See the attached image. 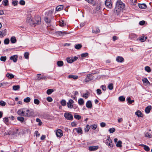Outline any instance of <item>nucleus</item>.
I'll return each mask as SVG.
<instances>
[{"label":"nucleus","instance_id":"obj_1","mask_svg":"<svg viewBox=\"0 0 152 152\" xmlns=\"http://www.w3.org/2000/svg\"><path fill=\"white\" fill-rule=\"evenodd\" d=\"M26 22L32 24H39L41 23V18L39 16H37L35 17L34 19H31V15H28L27 18Z\"/></svg>","mask_w":152,"mask_h":152},{"label":"nucleus","instance_id":"obj_2","mask_svg":"<svg viewBox=\"0 0 152 152\" xmlns=\"http://www.w3.org/2000/svg\"><path fill=\"white\" fill-rule=\"evenodd\" d=\"M124 7V4L120 0L117 1L116 6L115 9V11L117 13L120 12Z\"/></svg>","mask_w":152,"mask_h":152},{"label":"nucleus","instance_id":"obj_3","mask_svg":"<svg viewBox=\"0 0 152 152\" xmlns=\"http://www.w3.org/2000/svg\"><path fill=\"white\" fill-rule=\"evenodd\" d=\"M64 116L65 118L68 120L72 121L73 119L72 115L68 113H65L64 114Z\"/></svg>","mask_w":152,"mask_h":152},{"label":"nucleus","instance_id":"obj_4","mask_svg":"<svg viewBox=\"0 0 152 152\" xmlns=\"http://www.w3.org/2000/svg\"><path fill=\"white\" fill-rule=\"evenodd\" d=\"M26 108L21 109L17 111V114L19 115L26 116Z\"/></svg>","mask_w":152,"mask_h":152},{"label":"nucleus","instance_id":"obj_5","mask_svg":"<svg viewBox=\"0 0 152 152\" xmlns=\"http://www.w3.org/2000/svg\"><path fill=\"white\" fill-rule=\"evenodd\" d=\"M34 114V112L31 109L28 110L26 109V116L29 117Z\"/></svg>","mask_w":152,"mask_h":152},{"label":"nucleus","instance_id":"obj_6","mask_svg":"<svg viewBox=\"0 0 152 152\" xmlns=\"http://www.w3.org/2000/svg\"><path fill=\"white\" fill-rule=\"evenodd\" d=\"M56 135L57 137H61L63 136V132L61 130L58 129L56 131Z\"/></svg>","mask_w":152,"mask_h":152},{"label":"nucleus","instance_id":"obj_7","mask_svg":"<svg viewBox=\"0 0 152 152\" xmlns=\"http://www.w3.org/2000/svg\"><path fill=\"white\" fill-rule=\"evenodd\" d=\"M74 102V101L70 99L69 100L68 102L67 103V107L69 108H72L73 107V105L72 104Z\"/></svg>","mask_w":152,"mask_h":152},{"label":"nucleus","instance_id":"obj_8","mask_svg":"<svg viewBox=\"0 0 152 152\" xmlns=\"http://www.w3.org/2000/svg\"><path fill=\"white\" fill-rule=\"evenodd\" d=\"M99 148V146H92L89 147L88 150L91 151H95Z\"/></svg>","mask_w":152,"mask_h":152},{"label":"nucleus","instance_id":"obj_9","mask_svg":"<svg viewBox=\"0 0 152 152\" xmlns=\"http://www.w3.org/2000/svg\"><path fill=\"white\" fill-rule=\"evenodd\" d=\"M56 33L57 35L60 36H63L65 34H68L66 32L63 31H57L56 32Z\"/></svg>","mask_w":152,"mask_h":152},{"label":"nucleus","instance_id":"obj_10","mask_svg":"<svg viewBox=\"0 0 152 152\" xmlns=\"http://www.w3.org/2000/svg\"><path fill=\"white\" fill-rule=\"evenodd\" d=\"M105 4L108 8H111L112 7V5L110 0H106L105 1Z\"/></svg>","mask_w":152,"mask_h":152},{"label":"nucleus","instance_id":"obj_11","mask_svg":"<svg viewBox=\"0 0 152 152\" xmlns=\"http://www.w3.org/2000/svg\"><path fill=\"white\" fill-rule=\"evenodd\" d=\"M116 61L118 62H123L124 61V59L123 57L118 56L116 57Z\"/></svg>","mask_w":152,"mask_h":152},{"label":"nucleus","instance_id":"obj_12","mask_svg":"<svg viewBox=\"0 0 152 152\" xmlns=\"http://www.w3.org/2000/svg\"><path fill=\"white\" fill-rule=\"evenodd\" d=\"M92 79V77L91 74L87 75L86 78L85 80L86 82H88Z\"/></svg>","mask_w":152,"mask_h":152},{"label":"nucleus","instance_id":"obj_13","mask_svg":"<svg viewBox=\"0 0 152 152\" xmlns=\"http://www.w3.org/2000/svg\"><path fill=\"white\" fill-rule=\"evenodd\" d=\"M86 106L88 108H91L92 107V105L91 101L90 100L87 101L86 103Z\"/></svg>","mask_w":152,"mask_h":152},{"label":"nucleus","instance_id":"obj_14","mask_svg":"<svg viewBox=\"0 0 152 152\" xmlns=\"http://www.w3.org/2000/svg\"><path fill=\"white\" fill-rule=\"evenodd\" d=\"M17 58L18 56L16 55H15L11 56L10 58V59L11 60H13L14 62H15L17 61Z\"/></svg>","mask_w":152,"mask_h":152},{"label":"nucleus","instance_id":"obj_15","mask_svg":"<svg viewBox=\"0 0 152 152\" xmlns=\"http://www.w3.org/2000/svg\"><path fill=\"white\" fill-rule=\"evenodd\" d=\"M41 75L40 74H38L37 75V80H45L46 79V78L45 76L43 77H40V75Z\"/></svg>","mask_w":152,"mask_h":152},{"label":"nucleus","instance_id":"obj_16","mask_svg":"<svg viewBox=\"0 0 152 152\" xmlns=\"http://www.w3.org/2000/svg\"><path fill=\"white\" fill-rule=\"evenodd\" d=\"M129 38L131 39H132L134 38H136L137 37V35L134 33H131L129 35Z\"/></svg>","mask_w":152,"mask_h":152},{"label":"nucleus","instance_id":"obj_17","mask_svg":"<svg viewBox=\"0 0 152 152\" xmlns=\"http://www.w3.org/2000/svg\"><path fill=\"white\" fill-rule=\"evenodd\" d=\"M151 106H149L146 107L145 109V112L146 113H150L151 109Z\"/></svg>","mask_w":152,"mask_h":152},{"label":"nucleus","instance_id":"obj_18","mask_svg":"<svg viewBox=\"0 0 152 152\" xmlns=\"http://www.w3.org/2000/svg\"><path fill=\"white\" fill-rule=\"evenodd\" d=\"M142 81L144 83H145L146 85H149L150 83L146 78H144L142 79Z\"/></svg>","mask_w":152,"mask_h":152},{"label":"nucleus","instance_id":"obj_19","mask_svg":"<svg viewBox=\"0 0 152 152\" xmlns=\"http://www.w3.org/2000/svg\"><path fill=\"white\" fill-rule=\"evenodd\" d=\"M75 130L77 132L78 134H82L83 133L82 130L81 128L79 127L77 128H76L75 129Z\"/></svg>","mask_w":152,"mask_h":152},{"label":"nucleus","instance_id":"obj_20","mask_svg":"<svg viewBox=\"0 0 152 152\" xmlns=\"http://www.w3.org/2000/svg\"><path fill=\"white\" fill-rule=\"evenodd\" d=\"M68 77L69 78H73L74 79H77L78 78V76L75 75H70L68 76Z\"/></svg>","mask_w":152,"mask_h":152},{"label":"nucleus","instance_id":"obj_21","mask_svg":"<svg viewBox=\"0 0 152 152\" xmlns=\"http://www.w3.org/2000/svg\"><path fill=\"white\" fill-rule=\"evenodd\" d=\"M84 102L82 98H80L78 100V103L80 105H82L84 104Z\"/></svg>","mask_w":152,"mask_h":152},{"label":"nucleus","instance_id":"obj_22","mask_svg":"<svg viewBox=\"0 0 152 152\" xmlns=\"http://www.w3.org/2000/svg\"><path fill=\"white\" fill-rule=\"evenodd\" d=\"M2 4L5 6H7L9 4L8 0H3L2 2Z\"/></svg>","mask_w":152,"mask_h":152},{"label":"nucleus","instance_id":"obj_23","mask_svg":"<svg viewBox=\"0 0 152 152\" xmlns=\"http://www.w3.org/2000/svg\"><path fill=\"white\" fill-rule=\"evenodd\" d=\"M63 9V5H60L57 6L56 8V10L57 11H58L62 10Z\"/></svg>","mask_w":152,"mask_h":152},{"label":"nucleus","instance_id":"obj_24","mask_svg":"<svg viewBox=\"0 0 152 152\" xmlns=\"http://www.w3.org/2000/svg\"><path fill=\"white\" fill-rule=\"evenodd\" d=\"M138 6L141 9H145L146 7V5L144 4H139Z\"/></svg>","mask_w":152,"mask_h":152},{"label":"nucleus","instance_id":"obj_25","mask_svg":"<svg viewBox=\"0 0 152 152\" xmlns=\"http://www.w3.org/2000/svg\"><path fill=\"white\" fill-rule=\"evenodd\" d=\"M6 77L9 79H12L14 77V75L12 74L8 73L6 75Z\"/></svg>","mask_w":152,"mask_h":152},{"label":"nucleus","instance_id":"obj_26","mask_svg":"<svg viewBox=\"0 0 152 152\" xmlns=\"http://www.w3.org/2000/svg\"><path fill=\"white\" fill-rule=\"evenodd\" d=\"M20 88L19 85H17L14 86L12 87L13 90L14 91H17Z\"/></svg>","mask_w":152,"mask_h":152},{"label":"nucleus","instance_id":"obj_27","mask_svg":"<svg viewBox=\"0 0 152 152\" xmlns=\"http://www.w3.org/2000/svg\"><path fill=\"white\" fill-rule=\"evenodd\" d=\"M10 41L12 43H15L17 41L15 37L14 36L12 37L10 39Z\"/></svg>","mask_w":152,"mask_h":152},{"label":"nucleus","instance_id":"obj_28","mask_svg":"<svg viewBox=\"0 0 152 152\" xmlns=\"http://www.w3.org/2000/svg\"><path fill=\"white\" fill-rule=\"evenodd\" d=\"M100 32V30L98 28H95L93 29L92 30V32L93 33H95V34H97Z\"/></svg>","mask_w":152,"mask_h":152},{"label":"nucleus","instance_id":"obj_29","mask_svg":"<svg viewBox=\"0 0 152 152\" xmlns=\"http://www.w3.org/2000/svg\"><path fill=\"white\" fill-rule=\"evenodd\" d=\"M67 62L69 63H71L73 62V57H68L66 59Z\"/></svg>","mask_w":152,"mask_h":152},{"label":"nucleus","instance_id":"obj_30","mask_svg":"<svg viewBox=\"0 0 152 152\" xmlns=\"http://www.w3.org/2000/svg\"><path fill=\"white\" fill-rule=\"evenodd\" d=\"M127 101L129 104H131L132 103L134 102V100H131V98L129 97H127Z\"/></svg>","mask_w":152,"mask_h":152},{"label":"nucleus","instance_id":"obj_31","mask_svg":"<svg viewBox=\"0 0 152 152\" xmlns=\"http://www.w3.org/2000/svg\"><path fill=\"white\" fill-rule=\"evenodd\" d=\"M136 115H137L138 117H142L141 116L142 113L140 110H138L137 112L135 113Z\"/></svg>","mask_w":152,"mask_h":152},{"label":"nucleus","instance_id":"obj_32","mask_svg":"<svg viewBox=\"0 0 152 152\" xmlns=\"http://www.w3.org/2000/svg\"><path fill=\"white\" fill-rule=\"evenodd\" d=\"M24 118L22 117H17V120L20 122L21 123H23L24 121Z\"/></svg>","mask_w":152,"mask_h":152},{"label":"nucleus","instance_id":"obj_33","mask_svg":"<svg viewBox=\"0 0 152 152\" xmlns=\"http://www.w3.org/2000/svg\"><path fill=\"white\" fill-rule=\"evenodd\" d=\"M63 62L62 61H59L57 62V65L59 67L62 66L63 65Z\"/></svg>","mask_w":152,"mask_h":152},{"label":"nucleus","instance_id":"obj_34","mask_svg":"<svg viewBox=\"0 0 152 152\" xmlns=\"http://www.w3.org/2000/svg\"><path fill=\"white\" fill-rule=\"evenodd\" d=\"M116 146L119 148H121L122 147V142L119 140L117 142Z\"/></svg>","mask_w":152,"mask_h":152},{"label":"nucleus","instance_id":"obj_35","mask_svg":"<svg viewBox=\"0 0 152 152\" xmlns=\"http://www.w3.org/2000/svg\"><path fill=\"white\" fill-rule=\"evenodd\" d=\"M31 99L29 97H27L24 99L23 101L25 102L28 103L30 101Z\"/></svg>","mask_w":152,"mask_h":152},{"label":"nucleus","instance_id":"obj_36","mask_svg":"<svg viewBox=\"0 0 152 152\" xmlns=\"http://www.w3.org/2000/svg\"><path fill=\"white\" fill-rule=\"evenodd\" d=\"M145 70L148 72H150L151 71L150 67L148 66H146L145 67Z\"/></svg>","mask_w":152,"mask_h":152},{"label":"nucleus","instance_id":"obj_37","mask_svg":"<svg viewBox=\"0 0 152 152\" xmlns=\"http://www.w3.org/2000/svg\"><path fill=\"white\" fill-rule=\"evenodd\" d=\"M145 137H148L149 138H151L152 137L151 134L148 132L146 133L145 134Z\"/></svg>","mask_w":152,"mask_h":152},{"label":"nucleus","instance_id":"obj_38","mask_svg":"<svg viewBox=\"0 0 152 152\" xmlns=\"http://www.w3.org/2000/svg\"><path fill=\"white\" fill-rule=\"evenodd\" d=\"M34 103L37 105H38L40 103L39 101L37 99H34Z\"/></svg>","mask_w":152,"mask_h":152},{"label":"nucleus","instance_id":"obj_39","mask_svg":"<svg viewBox=\"0 0 152 152\" xmlns=\"http://www.w3.org/2000/svg\"><path fill=\"white\" fill-rule=\"evenodd\" d=\"M107 145L110 148H112L113 146V144L112 142V141L110 142H109Z\"/></svg>","mask_w":152,"mask_h":152},{"label":"nucleus","instance_id":"obj_40","mask_svg":"<svg viewBox=\"0 0 152 152\" xmlns=\"http://www.w3.org/2000/svg\"><path fill=\"white\" fill-rule=\"evenodd\" d=\"M53 89H49L47 91V93L48 95L50 94L53 92Z\"/></svg>","mask_w":152,"mask_h":152},{"label":"nucleus","instance_id":"obj_41","mask_svg":"<svg viewBox=\"0 0 152 152\" xmlns=\"http://www.w3.org/2000/svg\"><path fill=\"white\" fill-rule=\"evenodd\" d=\"M18 3V1L17 0H12V4L14 6L17 5Z\"/></svg>","mask_w":152,"mask_h":152},{"label":"nucleus","instance_id":"obj_42","mask_svg":"<svg viewBox=\"0 0 152 152\" xmlns=\"http://www.w3.org/2000/svg\"><path fill=\"white\" fill-rule=\"evenodd\" d=\"M74 116L75 118L77 120H79L81 118V116L80 115L77 114L74 115Z\"/></svg>","mask_w":152,"mask_h":152},{"label":"nucleus","instance_id":"obj_43","mask_svg":"<svg viewBox=\"0 0 152 152\" xmlns=\"http://www.w3.org/2000/svg\"><path fill=\"white\" fill-rule=\"evenodd\" d=\"M82 47L81 44H77L75 45V48L77 49H80Z\"/></svg>","mask_w":152,"mask_h":152},{"label":"nucleus","instance_id":"obj_44","mask_svg":"<svg viewBox=\"0 0 152 152\" xmlns=\"http://www.w3.org/2000/svg\"><path fill=\"white\" fill-rule=\"evenodd\" d=\"M112 141V140L110 139V137H108L107 139L106 140L105 142V143L107 145L108 144L109 142H110Z\"/></svg>","mask_w":152,"mask_h":152},{"label":"nucleus","instance_id":"obj_45","mask_svg":"<svg viewBox=\"0 0 152 152\" xmlns=\"http://www.w3.org/2000/svg\"><path fill=\"white\" fill-rule=\"evenodd\" d=\"M36 121L39 123L38 125L39 126H41L42 125V122L41 120L39 118H37L36 119Z\"/></svg>","mask_w":152,"mask_h":152},{"label":"nucleus","instance_id":"obj_46","mask_svg":"<svg viewBox=\"0 0 152 152\" xmlns=\"http://www.w3.org/2000/svg\"><path fill=\"white\" fill-rule=\"evenodd\" d=\"M119 100L122 102L124 101L125 100V98L124 96H120L118 98Z\"/></svg>","mask_w":152,"mask_h":152},{"label":"nucleus","instance_id":"obj_47","mask_svg":"<svg viewBox=\"0 0 152 152\" xmlns=\"http://www.w3.org/2000/svg\"><path fill=\"white\" fill-rule=\"evenodd\" d=\"M108 88L110 90H112L113 89V85L112 83L109 84L108 86Z\"/></svg>","mask_w":152,"mask_h":152},{"label":"nucleus","instance_id":"obj_48","mask_svg":"<svg viewBox=\"0 0 152 152\" xmlns=\"http://www.w3.org/2000/svg\"><path fill=\"white\" fill-rule=\"evenodd\" d=\"M90 127L93 130H95L97 128V125L95 124L91 125L90 126Z\"/></svg>","mask_w":152,"mask_h":152},{"label":"nucleus","instance_id":"obj_49","mask_svg":"<svg viewBox=\"0 0 152 152\" xmlns=\"http://www.w3.org/2000/svg\"><path fill=\"white\" fill-rule=\"evenodd\" d=\"M146 37H142L140 39H139V40L141 42H144L145 41L146 39Z\"/></svg>","mask_w":152,"mask_h":152},{"label":"nucleus","instance_id":"obj_50","mask_svg":"<svg viewBox=\"0 0 152 152\" xmlns=\"http://www.w3.org/2000/svg\"><path fill=\"white\" fill-rule=\"evenodd\" d=\"M6 56H1L0 58V60L1 61H5L6 60Z\"/></svg>","mask_w":152,"mask_h":152},{"label":"nucleus","instance_id":"obj_51","mask_svg":"<svg viewBox=\"0 0 152 152\" xmlns=\"http://www.w3.org/2000/svg\"><path fill=\"white\" fill-rule=\"evenodd\" d=\"M29 53L27 52H26L25 53L24 56L25 58L27 59H28L29 58Z\"/></svg>","mask_w":152,"mask_h":152},{"label":"nucleus","instance_id":"obj_52","mask_svg":"<svg viewBox=\"0 0 152 152\" xmlns=\"http://www.w3.org/2000/svg\"><path fill=\"white\" fill-rule=\"evenodd\" d=\"M61 103L62 106H64L66 105V101L64 100H62L61 102Z\"/></svg>","mask_w":152,"mask_h":152},{"label":"nucleus","instance_id":"obj_53","mask_svg":"<svg viewBox=\"0 0 152 152\" xmlns=\"http://www.w3.org/2000/svg\"><path fill=\"white\" fill-rule=\"evenodd\" d=\"M9 41H10L9 39L8 38H7V39H6L4 40V43L5 44L7 45L9 43Z\"/></svg>","mask_w":152,"mask_h":152},{"label":"nucleus","instance_id":"obj_54","mask_svg":"<svg viewBox=\"0 0 152 152\" xmlns=\"http://www.w3.org/2000/svg\"><path fill=\"white\" fill-rule=\"evenodd\" d=\"M65 25L64 21L63 20H61L59 22V25L61 26H63Z\"/></svg>","mask_w":152,"mask_h":152},{"label":"nucleus","instance_id":"obj_55","mask_svg":"<svg viewBox=\"0 0 152 152\" xmlns=\"http://www.w3.org/2000/svg\"><path fill=\"white\" fill-rule=\"evenodd\" d=\"M90 129V127H89V125H87L86 126V128H85V131L86 132H88Z\"/></svg>","mask_w":152,"mask_h":152},{"label":"nucleus","instance_id":"obj_56","mask_svg":"<svg viewBox=\"0 0 152 152\" xmlns=\"http://www.w3.org/2000/svg\"><path fill=\"white\" fill-rule=\"evenodd\" d=\"M86 1H87L88 3L94 5V0H85Z\"/></svg>","mask_w":152,"mask_h":152},{"label":"nucleus","instance_id":"obj_57","mask_svg":"<svg viewBox=\"0 0 152 152\" xmlns=\"http://www.w3.org/2000/svg\"><path fill=\"white\" fill-rule=\"evenodd\" d=\"M45 22L47 23H49L50 22V19H48L47 17L45 18Z\"/></svg>","mask_w":152,"mask_h":152},{"label":"nucleus","instance_id":"obj_58","mask_svg":"<svg viewBox=\"0 0 152 152\" xmlns=\"http://www.w3.org/2000/svg\"><path fill=\"white\" fill-rule=\"evenodd\" d=\"M144 149L147 151H148L150 150V148L148 146L146 145H145V146L144 147Z\"/></svg>","mask_w":152,"mask_h":152},{"label":"nucleus","instance_id":"obj_59","mask_svg":"<svg viewBox=\"0 0 152 152\" xmlns=\"http://www.w3.org/2000/svg\"><path fill=\"white\" fill-rule=\"evenodd\" d=\"M115 131V129L114 128H110L109 129V131L110 132V133H113Z\"/></svg>","mask_w":152,"mask_h":152},{"label":"nucleus","instance_id":"obj_60","mask_svg":"<svg viewBox=\"0 0 152 152\" xmlns=\"http://www.w3.org/2000/svg\"><path fill=\"white\" fill-rule=\"evenodd\" d=\"M6 105V102L3 101H1L0 102V105L2 106H4Z\"/></svg>","mask_w":152,"mask_h":152},{"label":"nucleus","instance_id":"obj_61","mask_svg":"<svg viewBox=\"0 0 152 152\" xmlns=\"http://www.w3.org/2000/svg\"><path fill=\"white\" fill-rule=\"evenodd\" d=\"M89 94L88 93H85L83 94V97L85 99H87L89 96Z\"/></svg>","mask_w":152,"mask_h":152},{"label":"nucleus","instance_id":"obj_62","mask_svg":"<svg viewBox=\"0 0 152 152\" xmlns=\"http://www.w3.org/2000/svg\"><path fill=\"white\" fill-rule=\"evenodd\" d=\"M19 4L21 5H24L25 4V2L23 0H21L19 2Z\"/></svg>","mask_w":152,"mask_h":152},{"label":"nucleus","instance_id":"obj_63","mask_svg":"<svg viewBox=\"0 0 152 152\" xmlns=\"http://www.w3.org/2000/svg\"><path fill=\"white\" fill-rule=\"evenodd\" d=\"M96 93L98 95H100L102 94V91L100 89H97L96 90Z\"/></svg>","mask_w":152,"mask_h":152},{"label":"nucleus","instance_id":"obj_64","mask_svg":"<svg viewBox=\"0 0 152 152\" xmlns=\"http://www.w3.org/2000/svg\"><path fill=\"white\" fill-rule=\"evenodd\" d=\"M47 100L50 102H51L53 101L52 98L50 97H48L47 98Z\"/></svg>","mask_w":152,"mask_h":152}]
</instances>
